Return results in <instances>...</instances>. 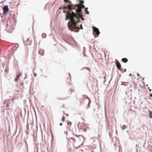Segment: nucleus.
Returning <instances> with one entry per match:
<instances>
[{
	"label": "nucleus",
	"instance_id": "1",
	"mask_svg": "<svg viewBox=\"0 0 152 152\" xmlns=\"http://www.w3.org/2000/svg\"><path fill=\"white\" fill-rule=\"evenodd\" d=\"M77 9H75V12L77 13L78 16L72 11L71 12H68L66 15L65 20L70 19L71 22L68 23V25L69 28L71 31L75 32H78L80 28L76 26V24L79 22V19L81 18L82 20H84L83 18V13L82 12L81 9L85 8V6L80 4H77Z\"/></svg>",
	"mask_w": 152,
	"mask_h": 152
},
{
	"label": "nucleus",
	"instance_id": "2",
	"mask_svg": "<svg viewBox=\"0 0 152 152\" xmlns=\"http://www.w3.org/2000/svg\"><path fill=\"white\" fill-rule=\"evenodd\" d=\"M69 0H64V1L65 2H67L69 3L67 5V6H65L64 7L63 9H68L69 10L67 11L68 12L69 11L70 12H72L73 10H75L77 7V5H74L72 4L71 2L69 1Z\"/></svg>",
	"mask_w": 152,
	"mask_h": 152
},
{
	"label": "nucleus",
	"instance_id": "3",
	"mask_svg": "<svg viewBox=\"0 0 152 152\" xmlns=\"http://www.w3.org/2000/svg\"><path fill=\"white\" fill-rule=\"evenodd\" d=\"M82 142L81 141V139L78 138L76 139V141L75 140V142L73 143V146L76 148H78L82 145Z\"/></svg>",
	"mask_w": 152,
	"mask_h": 152
},
{
	"label": "nucleus",
	"instance_id": "4",
	"mask_svg": "<svg viewBox=\"0 0 152 152\" xmlns=\"http://www.w3.org/2000/svg\"><path fill=\"white\" fill-rule=\"evenodd\" d=\"M87 126L84 123H80L79 122L78 124V127L79 129H83L84 131L86 132L87 129H86Z\"/></svg>",
	"mask_w": 152,
	"mask_h": 152
},
{
	"label": "nucleus",
	"instance_id": "5",
	"mask_svg": "<svg viewBox=\"0 0 152 152\" xmlns=\"http://www.w3.org/2000/svg\"><path fill=\"white\" fill-rule=\"evenodd\" d=\"M68 144L70 145L71 144H73V143L75 141V139L72 137L70 138L69 139H67V140Z\"/></svg>",
	"mask_w": 152,
	"mask_h": 152
},
{
	"label": "nucleus",
	"instance_id": "6",
	"mask_svg": "<svg viewBox=\"0 0 152 152\" xmlns=\"http://www.w3.org/2000/svg\"><path fill=\"white\" fill-rule=\"evenodd\" d=\"M93 33L96 35H98L100 32L99 31L98 28H96L95 27H93Z\"/></svg>",
	"mask_w": 152,
	"mask_h": 152
},
{
	"label": "nucleus",
	"instance_id": "7",
	"mask_svg": "<svg viewBox=\"0 0 152 152\" xmlns=\"http://www.w3.org/2000/svg\"><path fill=\"white\" fill-rule=\"evenodd\" d=\"M32 41L30 38L27 39L25 42V43L27 45H30Z\"/></svg>",
	"mask_w": 152,
	"mask_h": 152
},
{
	"label": "nucleus",
	"instance_id": "8",
	"mask_svg": "<svg viewBox=\"0 0 152 152\" xmlns=\"http://www.w3.org/2000/svg\"><path fill=\"white\" fill-rule=\"evenodd\" d=\"M116 64L117 68L120 70H121V65L119 61H116Z\"/></svg>",
	"mask_w": 152,
	"mask_h": 152
},
{
	"label": "nucleus",
	"instance_id": "9",
	"mask_svg": "<svg viewBox=\"0 0 152 152\" xmlns=\"http://www.w3.org/2000/svg\"><path fill=\"white\" fill-rule=\"evenodd\" d=\"M3 10L4 13H6V12H8L9 10V8L7 6H5L3 8Z\"/></svg>",
	"mask_w": 152,
	"mask_h": 152
},
{
	"label": "nucleus",
	"instance_id": "10",
	"mask_svg": "<svg viewBox=\"0 0 152 152\" xmlns=\"http://www.w3.org/2000/svg\"><path fill=\"white\" fill-rule=\"evenodd\" d=\"M21 73H19L18 75H17L15 79V81L16 82H17L18 79L20 78V76L21 75Z\"/></svg>",
	"mask_w": 152,
	"mask_h": 152
},
{
	"label": "nucleus",
	"instance_id": "11",
	"mask_svg": "<svg viewBox=\"0 0 152 152\" xmlns=\"http://www.w3.org/2000/svg\"><path fill=\"white\" fill-rule=\"evenodd\" d=\"M148 112L150 118H152V112L150 110H148Z\"/></svg>",
	"mask_w": 152,
	"mask_h": 152
},
{
	"label": "nucleus",
	"instance_id": "12",
	"mask_svg": "<svg viewBox=\"0 0 152 152\" xmlns=\"http://www.w3.org/2000/svg\"><path fill=\"white\" fill-rule=\"evenodd\" d=\"M122 60L123 62L124 63H126L128 61V59L126 58H122Z\"/></svg>",
	"mask_w": 152,
	"mask_h": 152
},
{
	"label": "nucleus",
	"instance_id": "13",
	"mask_svg": "<svg viewBox=\"0 0 152 152\" xmlns=\"http://www.w3.org/2000/svg\"><path fill=\"white\" fill-rule=\"evenodd\" d=\"M67 124L68 127H70L71 126V125H72V123L71 122H68L67 123Z\"/></svg>",
	"mask_w": 152,
	"mask_h": 152
},
{
	"label": "nucleus",
	"instance_id": "14",
	"mask_svg": "<svg viewBox=\"0 0 152 152\" xmlns=\"http://www.w3.org/2000/svg\"><path fill=\"white\" fill-rule=\"evenodd\" d=\"M127 126H126L125 125H124L122 127V129L123 130H124L126 128Z\"/></svg>",
	"mask_w": 152,
	"mask_h": 152
},
{
	"label": "nucleus",
	"instance_id": "15",
	"mask_svg": "<svg viewBox=\"0 0 152 152\" xmlns=\"http://www.w3.org/2000/svg\"><path fill=\"white\" fill-rule=\"evenodd\" d=\"M83 96H82L81 97H80V98H79V101L81 102L83 101Z\"/></svg>",
	"mask_w": 152,
	"mask_h": 152
},
{
	"label": "nucleus",
	"instance_id": "16",
	"mask_svg": "<svg viewBox=\"0 0 152 152\" xmlns=\"http://www.w3.org/2000/svg\"><path fill=\"white\" fill-rule=\"evenodd\" d=\"M88 8H85V11L86 12V13L87 14H89V12L88 11Z\"/></svg>",
	"mask_w": 152,
	"mask_h": 152
},
{
	"label": "nucleus",
	"instance_id": "17",
	"mask_svg": "<svg viewBox=\"0 0 152 152\" xmlns=\"http://www.w3.org/2000/svg\"><path fill=\"white\" fill-rule=\"evenodd\" d=\"M79 1L80 2V4H81H81H83V2H84L83 1H82V0H80Z\"/></svg>",
	"mask_w": 152,
	"mask_h": 152
},
{
	"label": "nucleus",
	"instance_id": "18",
	"mask_svg": "<svg viewBox=\"0 0 152 152\" xmlns=\"http://www.w3.org/2000/svg\"><path fill=\"white\" fill-rule=\"evenodd\" d=\"M62 120L63 121H65V118L64 117H63L62 119Z\"/></svg>",
	"mask_w": 152,
	"mask_h": 152
},
{
	"label": "nucleus",
	"instance_id": "19",
	"mask_svg": "<svg viewBox=\"0 0 152 152\" xmlns=\"http://www.w3.org/2000/svg\"><path fill=\"white\" fill-rule=\"evenodd\" d=\"M80 26L81 27V28H81V29H83V27H82V25H80Z\"/></svg>",
	"mask_w": 152,
	"mask_h": 152
},
{
	"label": "nucleus",
	"instance_id": "20",
	"mask_svg": "<svg viewBox=\"0 0 152 152\" xmlns=\"http://www.w3.org/2000/svg\"><path fill=\"white\" fill-rule=\"evenodd\" d=\"M65 115H66L67 116H69L68 114H65Z\"/></svg>",
	"mask_w": 152,
	"mask_h": 152
},
{
	"label": "nucleus",
	"instance_id": "21",
	"mask_svg": "<svg viewBox=\"0 0 152 152\" xmlns=\"http://www.w3.org/2000/svg\"><path fill=\"white\" fill-rule=\"evenodd\" d=\"M86 69H88V70L89 71H90V69H89L88 68H86Z\"/></svg>",
	"mask_w": 152,
	"mask_h": 152
},
{
	"label": "nucleus",
	"instance_id": "22",
	"mask_svg": "<svg viewBox=\"0 0 152 152\" xmlns=\"http://www.w3.org/2000/svg\"><path fill=\"white\" fill-rule=\"evenodd\" d=\"M150 96L152 97V94H150Z\"/></svg>",
	"mask_w": 152,
	"mask_h": 152
},
{
	"label": "nucleus",
	"instance_id": "23",
	"mask_svg": "<svg viewBox=\"0 0 152 152\" xmlns=\"http://www.w3.org/2000/svg\"><path fill=\"white\" fill-rule=\"evenodd\" d=\"M60 126H62V123H60Z\"/></svg>",
	"mask_w": 152,
	"mask_h": 152
},
{
	"label": "nucleus",
	"instance_id": "24",
	"mask_svg": "<svg viewBox=\"0 0 152 152\" xmlns=\"http://www.w3.org/2000/svg\"><path fill=\"white\" fill-rule=\"evenodd\" d=\"M63 12H64V13H65L66 12V11L64 10V11H63Z\"/></svg>",
	"mask_w": 152,
	"mask_h": 152
},
{
	"label": "nucleus",
	"instance_id": "25",
	"mask_svg": "<svg viewBox=\"0 0 152 152\" xmlns=\"http://www.w3.org/2000/svg\"><path fill=\"white\" fill-rule=\"evenodd\" d=\"M34 75L35 76H36V73L34 74Z\"/></svg>",
	"mask_w": 152,
	"mask_h": 152
},
{
	"label": "nucleus",
	"instance_id": "26",
	"mask_svg": "<svg viewBox=\"0 0 152 152\" xmlns=\"http://www.w3.org/2000/svg\"><path fill=\"white\" fill-rule=\"evenodd\" d=\"M137 75L138 76H139L140 75H139V74L138 73H137Z\"/></svg>",
	"mask_w": 152,
	"mask_h": 152
},
{
	"label": "nucleus",
	"instance_id": "27",
	"mask_svg": "<svg viewBox=\"0 0 152 152\" xmlns=\"http://www.w3.org/2000/svg\"><path fill=\"white\" fill-rule=\"evenodd\" d=\"M7 69H6V70H5V71L6 70V71H7ZM7 70H8V69H7Z\"/></svg>",
	"mask_w": 152,
	"mask_h": 152
},
{
	"label": "nucleus",
	"instance_id": "28",
	"mask_svg": "<svg viewBox=\"0 0 152 152\" xmlns=\"http://www.w3.org/2000/svg\"><path fill=\"white\" fill-rule=\"evenodd\" d=\"M7 69H6V70H5V71L6 70V71H7ZM7 70H8V69H7Z\"/></svg>",
	"mask_w": 152,
	"mask_h": 152
},
{
	"label": "nucleus",
	"instance_id": "29",
	"mask_svg": "<svg viewBox=\"0 0 152 152\" xmlns=\"http://www.w3.org/2000/svg\"><path fill=\"white\" fill-rule=\"evenodd\" d=\"M63 113H64H64H65V112H64V111H63Z\"/></svg>",
	"mask_w": 152,
	"mask_h": 152
},
{
	"label": "nucleus",
	"instance_id": "30",
	"mask_svg": "<svg viewBox=\"0 0 152 152\" xmlns=\"http://www.w3.org/2000/svg\"><path fill=\"white\" fill-rule=\"evenodd\" d=\"M90 103H91V102H89V104Z\"/></svg>",
	"mask_w": 152,
	"mask_h": 152
},
{
	"label": "nucleus",
	"instance_id": "31",
	"mask_svg": "<svg viewBox=\"0 0 152 152\" xmlns=\"http://www.w3.org/2000/svg\"><path fill=\"white\" fill-rule=\"evenodd\" d=\"M90 103H91V102H89V104Z\"/></svg>",
	"mask_w": 152,
	"mask_h": 152
},
{
	"label": "nucleus",
	"instance_id": "32",
	"mask_svg": "<svg viewBox=\"0 0 152 152\" xmlns=\"http://www.w3.org/2000/svg\"><path fill=\"white\" fill-rule=\"evenodd\" d=\"M71 91H72H72H73L72 90H71Z\"/></svg>",
	"mask_w": 152,
	"mask_h": 152
}]
</instances>
